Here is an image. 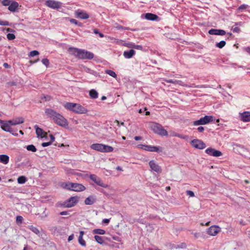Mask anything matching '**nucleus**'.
<instances>
[{"instance_id": "f257e3e1", "label": "nucleus", "mask_w": 250, "mask_h": 250, "mask_svg": "<svg viewBox=\"0 0 250 250\" xmlns=\"http://www.w3.org/2000/svg\"><path fill=\"white\" fill-rule=\"evenodd\" d=\"M45 114L58 125L66 127L68 125L67 120L62 115L51 108L46 109Z\"/></svg>"}, {"instance_id": "f03ea898", "label": "nucleus", "mask_w": 250, "mask_h": 250, "mask_svg": "<svg viewBox=\"0 0 250 250\" xmlns=\"http://www.w3.org/2000/svg\"><path fill=\"white\" fill-rule=\"evenodd\" d=\"M69 53L80 59H92L94 54L84 49H79L75 47H69L68 50Z\"/></svg>"}, {"instance_id": "7ed1b4c3", "label": "nucleus", "mask_w": 250, "mask_h": 250, "mask_svg": "<svg viewBox=\"0 0 250 250\" xmlns=\"http://www.w3.org/2000/svg\"><path fill=\"white\" fill-rule=\"evenodd\" d=\"M63 106L65 109L76 114H83L88 112L86 108L79 104L67 102L64 104Z\"/></svg>"}, {"instance_id": "20e7f679", "label": "nucleus", "mask_w": 250, "mask_h": 250, "mask_svg": "<svg viewBox=\"0 0 250 250\" xmlns=\"http://www.w3.org/2000/svg\"><path fill=\"white\" fill-rule=\"evenodd\" d=\"M150 127L155 133L160 135L167 136L168 135L167 131L159 124L153 123L151 125Z\"/></svg>"}, {"instance_id": "39448f33", "label": "nucleus", "mask_w": 250, "mask_h": 250, "mask_svg": "<svg viewBox=\"0 0 250 250\" xmlns=\"http://www.w3.org/2000/svg\"><path fill=\"white\" fill-rule=\"evenodd\" d=\"M64 188L69 190H72L75 191H82L85 190L84 186L80 184L68 183L65 184Z\"/></svg>"}, {"instance_id": "423d86ee", "label": "nucleus", "mask_w": 250, "mask_h": 250, "mask_svg": "<svg viewBox=\"0 0 250 250\" xmlns=\"http://www.w3.org/2000/svg\"><path fill=\"white\" fill-rule=\"evenodd\" d=\"M213 121V116H205V117L200 118L199 120L194 121L193 125L195 126L200 125H205Z\"/></svg>"}, {"instance_id": "0eeeda50", "label": "nucleus", "mask_w": 250, "mask_h": 250, "mask_svg": "<svg viewBox=\"0 0 250 250\" xmlns=\"http://www.w3.org/2000/svg\"><path fill=\"white\" fill-rule=\"evenodd\" d=\"M165 82L168 83H172L174 84H178L181 86H186V87H197V88H203V87H207V86L205 85H195L194 84H192L191 85H188L186 83H185L184 82H183L181 81L177 80H166L165 79L164 80Z\"/></svg>"}, {"instance_id": "6e6552de", "label": "nucleus", "mask_w": 250, "mask_h": 250, "mask_svg": "<svg viewBox=\"0 0 250 250\" xmlns=\"http://www.w3.org/2000/svg\"><path fill=\"white\" fill-rule=\"evenodd\" d=\"M78 197L77 196H73L70 197L69 199L65 201L62 204V206L64 208H72L74 207L78 202Z\"/></svg>"}, {"instance_id": "1a4fd4ad", "label": "nucleus", "mask_w": 250, "mask_h": 250, "mask_svg": "<svg viewBox=\"0 0 250 250\" xmlns=\"http://www.w3.org/2000/svg\"><path fill=\"white\" fill-rule=\"evenodd\" d=\"M138 147L150 152H161L163 150L162 147L148 145H140Z\"/></svg>"}, {"instance_id": "9d476101", "label": "nucleus", "mask_w": 250, "mask_h": 250, "mask_svg": "<svg viewBox=\"0 0 250 250\" xmlns=\"http://www.w3.org/2000/svg\"><path fill=\"white\" fill-rule=\"evenodd\" d=\"M190 143L193 147L197 149H203L206 147V144L201 140L194 139Z\"/></svg>"}, {"instance_id": "9b49d317", "label": "nucleus", "mask_w": 250, "mask_h": 250, "mask_svg": "<svg viewBox=\"0 0 250 250\" xmlns=\"http://www.w3.org/2000/svg\"><path fill=\"white\" fill-rule=\"evenodd\" d=\"M89 178L97 185L100 186V187L105 188L108 187V185L104 184L102 180L95 174H91L89 176Z\"/></svg>"}, {"instance_id": "f8f14e48", "label": "nucleus", "mask_w": 250, "mask_h": 250, "mask_svg": "<svg viewBox=\"0 0 250 250\" xmlns=\"http://www.w3.org/2000/svg\"><path fill=\"white\" fill-rule=\"evenodd\" d=\"M45 5L52 9H58L61 6V3L53 0H48L46 1Z\"/></svg>"}, {"instance_id": "ddd939ff", "label": "nucleus", "mask_w": 250, "mask_h": 250, "mask_svg": "<svg viewBox=\"0 0 250 250\" xmlns=\"http://www.w3.org/2000/svg\"><path fill=\"white\" fill-rule=\"evenodd\" d=\"M221 230V228L217 226H212L210 227L208 230V234L212 236H215Z\"/></svg>"}, {"instance_id": "4468645a", "label": "nucleus", "mask_w": 250, "mask_h": 250, "mask_svg": "<svg viewBox=\"0 0 250 250\" xmlns=\"http://www.w3.org/2000/svg\"><path fill=\"white\" fill-rule=\"evenodd\" d=\"M206 152L209 155L214 157H219L222 155V153L219 151L212 148H208L206 150Z\"/></svg>"}, {"instance_id": "2eb2a0df", "label": "nucleus", "mask_w": 250, "mask_h": 250, "mask_svg": "<svg viewBox=\"0 0 250 250\" xmlns=\"http://www.w3.org/2000/svg\"><path fill=\"white\" fill-rule=\"evenodd\" d=\"M240 120L244 122H250V112L245 111L243 113H239Z\"/></svg>"}, {"instance_id": "dca6fc26", "label": "nucleus", "mask_w": 250, "mask_h": 250, "mask_svg": "<svg viewBox=\"0 0 250 250\" xmlns=\"http://www.w3.org/2000/svg\"><path fill=\"white\" fill-rule=\"evenodd\" d=\"M24 122V119L23 117H16L12 120H9V123L11 125H18L21 124Z\"/></svg>"}, {"instance_id": "f3484780", "label": "nucleus", "mask_w": 250, "mask_h": 250, "mask_svg": "<svg viewBox=\"0 0 250 250\" xmlns=\"http://www.w3.org/2000/svg\"><path fill=\"white\" fill-rule=\"evenodd\" d=\"M76 17L81 19H87L89 18V15L85 12L82 10H78L75 13Z\"/></svg>"}, {"instance_id": "a211bd4d", "label": "nucleus", "mask_w": 250, "mask_h": 250, "mask_svg": "<svg viewBox=\"0 0 250 250\" xmlns=\"http://www.w3.org/2000/svg\"><path fill=\"white\" fill-rule=\"evenodd\" d=\"M149 166L151 169L157 173L161 172V168L153 160L150 161L149 163Z\"/></svg>"}, {"instance_id": "6ab92c4d", "label": "nucleus", "mask_w": 250, "mask_h": 250, "mask_svg": "<svg viewBox=\"0 0 250 250\" xmlns=\"http://www.w3.org/2000/svg\"><path fill=\"white\" fill-rule=\"evenodd\" d=\"M208 33L210 35L223 36L226 34V32L222 29H211L208 31Z\"/></svg>"}, {"instance_id": "aec40b11", "label": "nucleus", "mask_w": 250, "mask_h": 250, "mask_svg": "<svg viewBox=\"0 0 250 250\" xmlns=\"http://www.w3.org/2000/svg\"><path fill=\"white\" fill-rule=\"evenodd\" d=\"M11 124L9 123V121H5L2 125H1V128L6 132L10 133L12 132V128L10 127Z\"/></svg>"}, {"instance_id": "412c9836", "label": "nucleus", "mask_w": 250, "mask_h": 250, "mask_svg": "<svg viewBox=\"0 0 250 250\" xmlns=\"http://www.w3.org/2000/svg\"><path fill=\"white\" fill-rule=\"evenodd\" d=\"M80 69L81 71H84L86 73H89L93 75L96 76L97 75V72L96 71L91 70V69L85 66L82 65Z\"/></svg>"}, {"instance_id": "4be33fe9", "label": "nucleus", "mask_w": 250, "mask_h": 250, "mask_svg": "<svg viewBox=\"0 0 250 250\" xmlns=\"http://www.w3.org/2000/svg\"><path fill=\"white\" fill-rule=\"evenodd\" d=\"M135 53V51L133 49H130L129 51H124L123 55L126 59L131 58Z\"/></svg>"}, {"instance_id": "5701e85b", "label": "nucleus", "mask_w": 250, "mask_h": 250, "mask_svg": "<svg viewBox=\"0 0 250 250\" xmlns=\"http://www.w3.org/2000/svg\"><path fill=\"white\" fill-rule=\"evenodd\" d=\"M19 6V3L15 1H13L8 7V10L12 12H15Z\"/></svg>"}, {"instance_id": "b1692460", "label": "nucleus", "mask_w": 250, "mask_h": 250, "mask_svg": "<svg viewBox=\"0 0 250 250\" xmlns=\"http://www.w3.org/2000/svg\"><path fill=\"white\" fill-rule=\"evenodd\" d=\"M103 144H93L91 145L90 147L95 150L102 152Z\"/></svg>"}, {"instance_id": "393cba45", "label": "nucleus", "mask_w": 250, "mask_h": 250, "mask_svg": "<svg viewBox=\"0 0 250 250\" xmlns=\"http://www.w3.org/2000/svg\"><path fill=\"white\" fill-rule=\"evenodd\" d=\"M84 234V232L83 231H80V235L78 238V241L79 244L85 247L86 246V243L85 241L83 239V235Z\"/></svg>"}, {"instance_id": "a878e982", "label": "nucleus", "mask_w": 250, "mask_h": 250, "mask_svg": "<svg viewBox=\"0 0 250 250\" xmlns=\"http://www.w3.org/2000/svg\"><path fill=\"white\" fill-rule=\"evenodd\" d=\"M9 158L7 155H0V162L5 165L7 164L9 162Z\"/></svg>"}, {"instance_id": "bb28decb", "label": "nucleus", "mask_w": 250, "mask_h": 250, "mask_svg": "<svg viewBox=\"0 0 250 250\" xmlns=\"http://www.w3.org/2000/svg\"><path fill=\"white\" fill-rule=\"evenodd\" d=\"M62 230V228L61 226L53 227L51 229L52 232L56 235L60 234Z\"/></svg>"}, {"instance_id": "cd10ccee", "label": "nucleus", "mask_w": 250, "mask_h": 250, "mask_svg": "<svg viewBox=\"0 0 250 250\" xmlns=\"http://www.w3.org/2000/svg\"><path fill=\"white\" fill-rule=\"evenodd\" d=\"M158 17L152 13H146L145 15V18L148 20L155 21L158 19Z\"/></svg>"}, {"instance_id": "c85d7f7f", "label": "nucleus", "mask_w": 250, "mask_h": 250, "mask_svg": "<svg viewBox=\"0 0 250 250\" xmlns=\"http://www.w3.org/2000/svg\"><path fill=\"white\" fill-rule=\"evenodd\" d=\"M42 212L40 213H39L38 215L41 217L42 219H44L46 218L48 216V212L47 211L46 208H42Z\"/></svg>"}, {"instance_id": "c756f323", "label": "nucleus", "mask_w": 250, "mask_h": 250, "mask_svg": "<svg viewBox=\"0 0 250 250\" xmlns=\"http://www.w3.org/2000/svg\"><path fill=\"white\" fill-rule=\"evenodd\" d=\"M95 199L92 196H90L86 198L84 201V203L87 205H91L94 204Z\"/></svg>"}, {"instance_id": "7c9ffc66", "label": "nucleus", "mask_w": 250, "mask_h": 250, "mask_svg": "<svg viewBox=\"0 0 250 250\" xmlns=\"http://www.w3.org/2000/svg\"><path fill=\"white\" fill-rule=\"evenodd\" d=\"M113 148L109 146L103 145L102 152H110L113 151Z\"/></svg>"}, {"instance_id": "2f4dec72", "label": "nucleus", "mask_w": 250, "mask_h": 250, "mask_svg": "<svg viewBox=\"0 0 250 250\" xmlns=\"http://www.w3.org/2000/svg\"><path fill=\"white\" fill-rule=\"evenodd\" d=\"M89 96L92 99H96L98 97V93L95 90L92 89L89 91Z\"/></svg>"}, {"instance_id": "473e14b6", "label": "nucleus", "mask_w": 250, "mask_h": 250, "mask_svg": "<svg viewBox=\"0 0 250 250\" xmlns=\"http://www.w3.org/2000/svg\"><path fill=\"white\" fill-rule=\"evenodd\" d=\"M28 229L31 230L33 233H35L36 234H40V230L38 229L33 225H30L28 227Z\"/></svg>"}, {"instance_id": "72a5a7b5", "label": "nucleus", "mask_w": 250, "mask_h": 250, "mask_svg": "<svg viewBox=\"0 0 250 250\" xmlns=\"http://www.w3.org/2000/svg\"><path fill=\"white\" fill-rule=\"evenodd\" d=\"M35 128L36 129V133L38 137L42 136L43 133V130L42 128L39 127L37 125L35 126Z\"/></svg>"}, {"instance_id": "f704fd0d", "label": "nucleus", "mask_w": 250, "mask_h": 250, "mask_svg": "<svg viewBox=\"0 0 250 250\" xmlns=\"http://www.w3.org/2000/svg\"><path fill=\"white\" fill-rule=\"evenodd\" d=\"M105 72L106 74L110 75V76H111L114 78H117V75L115 73V72L111 70H108V69L106 70L105 71Z\"/></svg>"}, {"instance_id": "c9c22d12", "label": "nucleus", "mask_w": 250, "mask_h": 250, "mask_svg": "<svg viewBox=\"0 0 250 250\" xmlns=\"http://www.w3.org/2000/svg\"><path fill=\"white\" fill-rule=\"evenodd\" d=\"M93 232L94 234H98L101 235H103L105 233V231L104 230L100 229H95L93 230Z\"/></svg>"}, {"instance_id": "e433bc0d", "label": "nucleus", "mask_w": 250, "mask_h": 250, "mask_svg": "<svg viewBox=\"0 0 250 250\" xmlns=\"http://www.w3.org/2000/svg\"><path fill=\"white\" fill-rule=\"evenodd\" d=\"M17 180L19 184H22L25 183L26 178L25 176H21L18 177Z\"/></svg>"}, {"instance_id": "4c0bfd02", "label": "nucleus", "mask_w": 250, "mask_h": 250, "mask_svg": "<svg viewBox=\"0 0 250 250\" xmlns=\"http://www.w3.org/2000/svg\"><path fill=\"white\" fill-rule=\"evenodd\" d=\"M26 149L28 151H31L34 152L37 151L36 147L33 145H30L26 146Z\"/></svg>"}, {"instance_id": "58836bf2", "label": "nucleus", "mask_w": 250, "mask_h": 250, "mask_svg": "<svg viewBox=\"0 0 250 250\" xmlns=\"http://www.w3.org/2000/svg\"><path fill=\"white\" fill-rule=\"evenodd\" d=\"M95 240L99 244H102L104 243V240L101 236L95 235L94 236Z\"/></svg>"}, {"instance_id": "ea45409f", "label": "nucleus", "mask_w": 250, "mask_h": 250, "mask_svg": "<svg viewBox=\"0 0 250 250\" xmlns=\"http://www.w3.org/2000/svg\"><path fill=\"white\" fill-rule=\"evenodd\" d=\"M226 43L225 41H222L220 42H219L217 43L216 44V46L219 48H222L224 46H225V45H226Z\"/></svg>"}, {"instance_id": "a19ab883", "label": "nucleus", "mask_w": 250, "mask_h": 250, "mask_svg": "<svg viewBox=\"0 0 250 250\" xmlns=\"http://www.w3.org/2000/svg\"><path fill=\"white\" fill-rule=\"evenodd\" d=\"M12 0H3L1 1V3L3 6H9L12 2Z\"/></svg>"}, {"instance_id": "79ce46f5", "label": "nucleus", "mask_w": 250, "mask_h": 250, "mask_svg": "<svg viewBox=\"0 0 250 250\" xmlns=\"http://www.w3.org/2000/svg\"><path fill=\"white\" fill-rule=\"evenodd\" d=\"M23 217L21 216H17L16 217V223L18 225H20L23 221Z\"/></svg>"}, {"instance_id": "37998d69", "label": "nucleus", "mask_w": 250, "mask_h": 250, "mask_svg": "<svg viewBox=\"0 0 250 250\" xmlns=\"http://www.w3.org/2000/svg\"><path fill=\"white\" fill-rule=\"evenodd\" d=\"M39 54V52L37 50H33L30 52L29 56L30 57H34L35 56L38 55Z\"/></svg>"}, {"instance_id": "c03bdc74", "label": "nucleus", "mask_w": 250, "mask_h": 250, "mask_svg": "<svg viewBox=\"0 0 250 250\" xmlns=\"http://www.w3.org/2000/svg\"><path fill=\"white\" fill-rule=\"evenodd\" d=\"M7 38L9 40H13L15 39L16 37L14 34L8 33L7 34Z\"/></svg>"}, {"instance_id": "a18cd8bd", "label": "nucleus", "mask_w": 250, "mask_h": 250, "mask_svg": "<svg viewBox=\"0 0 250 250\" xmlns=\"http://www.w3.org/2000/svg\"><path fill=\"white\" fill-rule=\"evenodd\" d=\"M134 45H135V44L132 42L125 43L124 44V46H125L128 48H134Z\"/></svg>"}, {"instance_id": "49530a36", "label": "nucleus", "mask_w": 250, "mask_h": 250, "mask_svg": "<svg viewBox=\"0 0 250 250\" xmlns=\"http://www.w3.org/2000/svg\"><path fill=\"white\" fill-rule=\"evenodd\" d=\"M42 63L47 67L49 63V61L47 59H43L42 61Z\"/></svg>"}, {"instance_id": "de8ad7c7", "label": "nucleus", "mask_w": 250, "mask_h": 250, "mask_svg": "<svg viewBox=\"0 0 250 250\" xmlns=\"http://www.w3.org/2000/svg\"><path fill=\"white\" fill-rule=\"evenodd\" d=\"M186 193H187V195H188L190 197H194V192L191 190H187Z\"/></svg>"}, {"instance_id": "09e8293b", "label": "nucleus", "mask_w": 250, "mask_h": 250, "mask_svg": "<svg viewBox=\"0 0 250 250\" xmlns=\"http://www.w3.org/2000/svg\"><path fill=\"white\" fill-rule=\"evenodd\" d=\"M247 7H248L247 5L242 4L239 7L238 10L241 11L242 10L246 9Z\"/></svg>"}, {"instance_id": "8fccbe9b", "label": "nucleus", "mask_w": 250, "mask_h": 250, "mask_svg": "<svg viewBox=\"0 0 250 250\" xmlns=\"http://www.w3.org/2000/svg\"><path fill=\"white\" fill-rule=\"evenodd\" d=\"M0 25H9V23L7 21H0Z\"/></svg>"}, {"instance_id": "3c124183", "label": "nucleus", "mask_w": 250, "mask_h": 250, "mask_svg": "<svg viewBox=\"0 0 250 250\" xmlns=\"http://www.w3.org/2000/svg\"><path fill=\"white\" fill-rule=\"evenodd\" d=\"M61 215H68L70 214V211H63L60 213Z\"/></svg>"}, {"instance_id": "603ef678", "label": "nucleus", "mask_w": 250, "mask_h": 250, "mask_svg": "<svg viewBox=\"0 0 250 250\" xmlns=\"http://www.w3.org/2000/svg\"><path fill=\"white\" fill-rule=\"evenodd\" d=\"M50 145H51V142H44V143H42V146L43 147H46V146H50Z\"/></svg>"}, {"instance_id": "864d4df0", "label": "nucleus", "mask_w": 250, "mask_h": 250, "mask_svg": "<svg viewBox=\"0 0 250 250\" xmlns=\"http://www.w3.org/2000/svg\"><path fill=\"white\" fill-rule=\"evenodd\" d=\"M115 28L117 29L120 30V29H124V27L119 25L117 23L115 24Z\"/></svg>"}, {"instance_id": "5fc2aeb1", "label": "nucleus", "mask_w": 250, "mask_h": 250, "mask_svg": "<svg viewBox=\"0 0 250 250\" xmlns=\"http://www.w3.org/2000/svg\"><path fill=\"white\" fill-rule=\"evenodd\" d=\"M7 84L10 86H15L17 85L16 83L14 81L8 82Z\"/></svg>"}, {"instance_id": "6e6d98bb", "label": "nucleus", "mask_w": 250, "mask_h": 250, "mask_svg": "<svg viewBox=\"0 0 250 250\" xmlns=\"http://www.w3.org/2000/svg\"><path fill=\"white\" fill-rule=\"evenodd\" d=\"M133 48L138 49V50H142L143 47L140 45H135V44Z\"/></svg>"}, {"instance_id": "4d7b16f0", "label": "nucleus", "mask_w": 250, "mask_h": 250, "mask_svg": "<svg viewBox=\"0 0 250 250\" xmlns=\"http://www.w3.org/2000/svg\"><path fill=\"white\" fill-rule=\"evenodd\" d=\"M204 129V127L203 126H199L197 128V130L199 132H203Z\"/></svg>"}, {"instance_id": "13d9d810", "label": "nucleus", "mask_w": 250, "mask_h": 250, "mask_svg": "<svg viewBox=\"0 0 250 250\" xmlns=\"http://www.w3.org/2000/svg\"><path fill=\"white\" fill-rule=\"evenodd\" d=\"M240 31V29L239 27H234L233 29V31L234 32H236V33H238Z\"/></svg>"}, {"instance_id": "bf43d9fd", "label": "nucleus", "mask_w": 250, "mask_h": 250, "mask_svg": "<svg viewBox=\"0 0 250 250\" xmlns=\"http://www.w3.org/2000/svg\"><path fill=\"white\" fill-rule=\"evenodd\" d=\"M49 137H50V140H51L50 142H51V144H52V142H53L54 141V140H55V137H54V136L53 135H52V134L50 135H49Z\"/></svg>"}, {"instance_id": "052dcab7", "label": "nucleus", "mask_w": 250, "mask_h": 250, "mask_svg": "<svg viewBox=\"0 0 250 250\" xmlns=\"http://www.w3.org/2000/svg\"><path fill=\"white\" fill-rule=\"evenodd\" d=\"M70 21L72 23H74V24H78V21L76 20H75V19H71L70 20Z\"/></svg>"}, {"instance_id": "680f3d73", "label": "nucleus", "mask_w": 250, "mask_h": 250, "mask_svg": "<svg viewBox=\"0 0 250 250\" xmlns=\"http://www.w3.org/2000/svg\"><path fill=\"white\" fill-rule=\"evenodd\" d=\"M3 65L4 67L5 68H10V65L6 62L4 63Z\"/></svg>"}, {"instance_id": "e2e57ef3", "label": "nucleus", "mask_w": 250, "mask_h": 250, "mask_svg": "<svg viewBox=\"0 0 250 250\" xmlns=\"http://www.w3.org/2000/svg\"><path fill=\"white\" fill-rule=\"evenodd\" d=\"M110 220L108 219H104L103 220V222L105 224H108Z\"/></svg>"}, {"instance_id": "0e129e2a", "label": "nucleus", "mask_w": 250, "mask_h": 250, "mask_svg": "<svg viewBox=\"0 0 250 250\" xmlns=\"http://www.w3.org/2000/svg\"><path fill=\"white\" fill-rule=\"evenodd\" d=\"M73 238H74V235H73V234H72L68 237V241L69 242V241L72 240L73 239Z\"/></svg>"}, {"instance_id": "69168bd1", "label": "nucleus", "mask_w": 250, "mask_h": 250, "mask_svg": "<svg viewBox=\"0 0 250 250\" xmlns=\"http://www.w3.org/2000/svg\"><path fill=\"white\" fill-rule=\"evenodd\" d=\"M134 139L136 141L140 140L142 139V137L140 136H135Z\"/></svg>"}, {"instance_id": "338daca9", "label": "nucleus", "mask_w": 250, "mask_h": 250, "mask_svg": "<svg viewBox=\"0 0 250 250\" xmlns=\"http://www.w3.org/2000/svg\"><path fill=\"white\" fill-rule=\"evenodd\" d=\"M93 32L96 34H98L99 33L98 30L97 29H94Z\"/></svg>"}, {"instance_id": "774afa93", "label": "nucleus", "mask_w": 250, "mask_h": 250, "mask_svg": "<svg viewBox=\"0 0 250 250\" xmlns=\"http://www.w3.org/2000/svg\"><path fill=\"white\" fill-rule=\"evenodd\" d=\"M245 50L247 52H248L249 53H250V47H246V48H245Z\"/></svg>"}]
</instances>
